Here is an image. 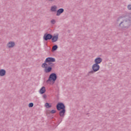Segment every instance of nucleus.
Masks as SVG:
<instances>
[{
  "label": "nucleus",
  "mask_w": 131,
  "mask_h": 131,
  "mask_svg": "<svg viewBox=\"0 0 131 131\" xmlns=\"http://www.w3.org/2000/svg\"><path fill=\"white\" fill-rule=\"evenodd\" d=\"M131 25V19L128 17V18H126L123 21H121L118 26L119 28H122L123 29H127Z\"/></svg>",
  "instance_id": "nucleus-1"
},
{
  "label": "nucleus",
  "mask_w": 131,
  "mask_h": 131,
  "mask_svg": "<svg viewBox=\"0 0 131 131\" xmlns=\"http://www.w3.org/2000/svg\"><path fill=\"white\" fill-rule=\"evenodd\" d=\"M57 78H58L57 74H56V73H52L49 75L48 79L47 80L46 82L47 83H49V82H52V84H54L56 80H57Z\"/></svg>",
  "instance_id": "nucleus-2"
},
{
  "label": "nucleus",
  "mask_w": 131,
  "mask_h": 131,
  "mask_svg": "<svg viewBox=\"0 0 131 131\" xmlns=\"http://www.w3.org/2000/svg\"><path fill=\"white\" fill-rule=\"evenodd\" d=\"M42 68H44V72L45 73H50L52 72V70H53V67L54 66H50L46 63H42L41 65Z\"/></svg>",
  "instance_id": "nucleus-3"
},
{
  "label": "nucleus",
  "mask_w": 131,
  "mask_h": 131,
  "mask_svg": "<svg viewBox=\"0 0 131 131\" xmlns=\"http://www.w3.org/2000/svg\"><path fill=\"white\" fill-rule=\"evenodd\" d=\"M54 62H56V59L53 57H47L43 63V64H47V65H50L51 66H55Z\"/></svg>",
  "instance_id": "nucleus-4"
},
{
  "label": "nucleus",
  "mask_w": 131,
  "mask_h": 131,
  "mask_svg": "<svg viewBox=\"0 0 131 131\" xmlns=\"http://www.w3.org/2000/svg\"><path fill=\"white\" fill-rule=\"evenodd\" d=\"M100 70V65L97 64L96 63H94L92 66V71H91L89 72L88 74H93L95 73V72H97V71H99Z\"/></svg>",
  "instance_id": "nucleus-5"
},
{
  "label": "nucleus",
  "mask_w": 131,
  "mask_h": 131,
  "mask_svg": "<svg viewBox=\"0 0 131 131\" xmlns=\"http://www.w3.org/2000/svg\"><path fill=\"white\" fill-rule=\"evenodd\" d=\"M56 109L57 111H60V110H66V106L63 102H58L56 104Z\"/></svg>",
  "instance_id": "nucleus-6"
},
{
  "label": "nucleus",
  "mask_w": 131,
  "mask_h": 131,
  "mask_svg": "<svg viewBox=\"0 0 131 131\" xmlns=\"http://www.w3.org/2000/svg\"><path fill=\"white\" fill-rule=\"evenodd\" d=\"M52 34L46 33L43 35V39L45 41H48V40H51L52 39Z\"/></svg>",
  "instance_id": "nucleus-7"
},
{
  "label": "nucleus",
  "mask_w": 131,
  "mask_h": 131,
  "mask_svg": "<svg viewBox=\"0 0 131 131\" xmlns=\"http://www.w3.org/2000/svg\"><path fill=\"white\" fill-rule=\"evenodd\" d=\"M59 39V34L57 33L56 34L52 35V37L51 38V40L52 42H56V41H58Z\"/></svg>",
  "instance_id": "nucleus-8"
},
{
  "label": "nucleus",
  "mask_w": 131,
  "mask_h": 131,
  "mask_svg": "<svg viewBox=\"0 0 131 131\" xmlns=\"http://www.w3.org/2000/svg\"><path fill=\"white\" fill-rule=\"evenodd\" d=\"M102 61H103V59L101 57H97L94 60L95 64H97V65L101 64V63H102Z\"/></svg>",
  "instance_id": "nucleus-9"
},
{
  "label": "nucleus",
  "mask_w": 131,
  "mask_h": 131,
  "mask_svg": "<svg viewBox=\"0 0 131 131\" xmlns=\"http://www.w3.org/2000/svg\"><path fill=\"white\" fill-rule=\"evenodd\" d=\"M66 113V110H61L59 111V116L62 118H64L65 116V114Z\"/></svg>",
  "instance_id": "nucleus-10"
},
{
  "label": "nucleus",
  "mask_w": 131,
  "mask_h": 131,
  "mask_svg": "<svg viewBox=\"0 0 131 131\" xmlns=\"http://www.w3.org/2000/svg\"><path fill=\"white\" fill-rule=\"evenodd\" d=\"M7 47L9 48V49H11V48H14V47H15V42L9 41L7 44Z\"/></svg>",
  "instance_id": "nucleus-11"
},
{
  "label": "nucleus",
  "mask_w": 131,
  "mask_h": 131,
  "mask_svg": "<svg viewBox=\"0 0 131 131\" xmlns=\"http://www.w3.org/2000/svg\"><path fill=\"white\" fill-rule=\"evenodd\" d=\"M62 13H64V9L60 8L56 11V16H60Z\"/></svg>",
  "instance_id": "nucleus-12"
},
{
  "label": "nucleus",
  "mask_w": 131,
  "mask_h": 131,
  "mask_svg": "<svg viewBox=\"0 0 131 131\" xmlns=\"http://www.w3.org/2000/svg\"><path fill=\"white\" fill-rule=\"evenodd\" d=\"M39 93H40V95H43L45 93H46V87L42 86L41 89L39 91Z\"/></svg>",
  "instance_id": "nucleus-13"
},
{
  "label": "nucleus",
  "mask_w": 131,
  "mask_h": 131,
  "mask_svg": "<svg viewBox=\"0 0 131 131\" xmlns=\"http://www.w3.org/2000/svg\"><path fill=\"white\" fill-rule=\"evenodd\" d=\"M6 72L4 69L0 70V76H5L6 75Z\"/></svg>",
  "instance_id": "nucleus-14"
},
{
  "label": "nucleus",
  "mask_w": 131,
  "mask_h": 131,
  "mask_svg": "<svg viewBox=\"0 0 131 131\" xmlns=\"http://www.w3.org/2000/svg\"><path fill=\"white\" fill-rule=\"evenodd\" d=\"M51 12H56L57 11V6L54 5L51 7Z\"/></svg>",
  "instance_id": "nucleus-15"
},
{
  "label": "nucleus",
  "mask_w": 131,
  "mask_h": 131,
  "mask_svg": "<svg viewBox=\"0 0 131 131\" xmlns=\"http://www.w3.org/2000/svg\"><path fill=\"white\" fill-rule=\"evenodd\" d=\"M45 106L46 108H47V109H49V108H51L52 107V104H51V103L49 102H47L45 103Z\"/></svg>",
  "instance_id": "nucleus-16"
},
{
  "label": "nucleus",
  "mask_w": 131,
  "mask_h": 131,
  "mask_svg": "<svg viewBox=\"0 0 131 131\" xmlns=\"http://www.w3.org/2000/svg\"><path fill=\"white\" fill-rule=\"evenodd\" d=\"M58 50V45H55L52 47V52H55Z\"/></svg>",
  "instance_id": "nucleus-17"
},
{
  "label": "nucleus",
  "mask_w": 131,
  "mask_h": 131,
  "mask_svg": "<svg viewBox=\"0 0 131 131\" xmlns=\"http://www.w3.org/2000/svg\"><path fill=\"white\" fill-rule=\"evenodd\" d=\"M57 112V111L55 110H52L51 111L50 113L51 114H55V113H56Z\"/></svg>",
  "instance_id": "nucleus-18"
},
{
  "label": "nucleus",
  "mask_w": 131,
  "mask_h": 131,
  "mask_svg": "<svg viewBox=\"0 0 131 131\" xmlns=\"http://www.w3.org/2000/svg\"><path fill=\"white\" fill-rule=\"evenodd\" d=\"M63 120V118L60 117L58 120V124H60V123L62 122V120Z\"/></svg>",
  "instance_id": "nucleus-19"
},
{
  "label": "nucleus",
  "mask_w": 131,
  "mask_h": 131,
  "mask_svg": "<svg viewBox=\"0 0 131 131\" xmlns=\"http://www.w3.org/2000/svg\"><path fill=\"white\" fill-rule=\"evenodd\" d=\"M33 103H32V102H31V103H30L29 104V108H32V107H33Z\"/></svg>",
  "instance_id": "nucleus-20"
},
{
  "label": "nucleus",
  "mask_w": 131,
  "mask_h": 131,
  "mask_svg": "<svg viewBox=\"0 0 131 131\" xmlns=\"http://www.w3.org/2000/svg\"><path fill=\"white\" fill-rule=\"evenodd\" d=\"M121 19H122V16H120L119 17H118L117 19V23H118V22L120 21Z\"/></svg>",
  "instance_id": "nucleus-21"
},
{
  "label": "nucleus",
  "mask_w": 131,
  "mask_h": 131,
  "mask_svg": "<svg viewBox=\"0 0 131 131\" xmlns=\"http://www.w3.org/2000/svg\"><path fill=\"white\" fill-rule=\"evenodd\" d=\"M51 23L53 25L55 24L56 23V20L55 19H52L51 20Z\"/></svg>",
  "instance_id": "nucleus-22"
},
{
  "label": "nucleus",
  "mask_w": 131,
  "mask_h": 131,
  "mask_svg": "<svg viewBox=\"0 0 131 131\" xmlns=\"http://www.w3.org/2000/svg\"><path fill=\"white\" fill-rule=\"evenodd\" d=\"M127 9L131 11V5H129L127 6Z\"/></svg>",
  "instance_id": "nucleus-23"
},
{
  "label": "nucleus",
  "mask_w": 131,
  "mask_h": 131,
  "mask_svg": "<svg viewBox=\"0 0 131 131\" xmlns=\"http://www.w3.org/2000/svg\"><path fill=\"white\" fill-rule=\"evenodd\" d=\"M43 99H46L47 98V95L46 94H44L43 95Z\"/></svg>",
  "instance_id": "nucleus-24"
},
{
  "label": "nucleus",
  "mask_w": 131,
  "mask_h": 131,
  "mask_svg": "<svg viewBox=\"0 0 131 131\" xmlns=\"http://www.w3.org/2000/svg\"><path fill=\"white\" fill-rule=\"evenodd\" d=\"M49 2H52L53 0H48Z\"/></svg>",
  "instance_id": "nucleus-25"
}]
</instances>
